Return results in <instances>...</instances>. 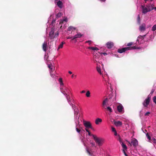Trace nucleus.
<instances>
[{
  "label": "nucleus",
  "instance_id": "f257e3e1",
  "mask_svg": "<svg viewBox=\"0 0 156 156\" xmlns=\"http://www.w3.org/2000/svg\"><path fill=\"white\" fill-rule=\"evenodd\" d=\"M55 21L54 20L51 21V24H50V27L47 28L46 29V32L49 30L48 33V44L53 42H55L56 41L57 38L59 35V30L58 29L54 27H51L53 24H54Z\"/></svg>",
  "mask_w": 156,
  "mask_h": 156
},
{
  "label": "nucleus",
  "instance_id": "f03ea898",
  "mask_svg": "<svg viewBox=\"0 0 156 156\" xmlns=\"http://www.w3.org/2000/svg\"><path fill=\"white\" fill-rule=\"evenodd\" d=\"M82 118L80 116V114H79V111L76 109L75 112L74 121L76 124V132L79 134L82 129L80 123L82 121Z\"/></svg>",
  "mask_w": 156,
  "mask_h": 156
},
{
  "label": "nucleus",
  "instance_id": "7ed1b4c3",
  "mask_svg": "<svg viewBox=\"0 0 156 156\" xmlns=\"http://www.w3.org/2000/svg\"><path fill=\"white\" fill-rule=\"evenodd\" d=\"M69 92L70 90H69L68 92H65L66 94L64 93L62 94L66 97L68 103L72 106V108L74 111V116L75 115V111H76V109H77L78 110L79 114H80L79 109L75 105H73L72 103L73 102V103L74 100L71 99L69 95Z\"/></svg>",
  "mask_w": 156,
  "mask_h": 156
},
{
  "label": "nucleus",
  "instance_id": "20e7f679",
  "mask_svg": "<svg viewBox=\"0 0 156 156\" xmlns=\"http://www.w3.org/2000/svg\"><path fill=\"white\" fill-rule=\"evenodd\" d=\"M59 83L60 85V89L61 93L66 94L65 92H68L70 90L68 88L64 86V84L63 82L62 79V78H60L58 80Z\"/></svg>",
  "mask_w": 156,
  "mask_h": 156
},
{
  "label": "nucleus",
  "instance_id": "39448f33",
  "mask_svg": "<svg viewBox=\"0 0 156 156\" xmlns=\"http://www.w3.org/2000/svg\"><path fill=\"white\" fill-rule=\"evenodd\" d=\"M92 136L93 138L97 145L99 147L102 146L105 142V139L101 137H98L95 135Z\"/></svg>",
  "mask_w": 156,
  "mask_h": 156
},
{
  "label": "nucleus",
  "instance_id": "423d86ee",
  "mask_svg": "<svg viewBox=\"0 0 156 156\" xmlns=\"http://www.w3.org/2000/svg\"><path fill=\"white\" fill-rule=\"evenodd\" d=\"M141 8L142 10V13L144 14L154 9L152 5L151 4L147 5L146 6L142 5Z\"/></svg>",
  "mask_w": 156,
  "mask_h": 156
},
{
  "label": "nucleus",
  "instance_id": "0eeeda50",
  "mask_svg": "<svg viewBox=\"0 0 156 156\" xmlns=\"http://www.w3.org/2000/svg\"><path fill=\"white\" fill-rule=\"evenodd\" d=\"M68 21L67 18H65L59 21L58 24L57 23L58 27H59L61 29H64L66 27L65 25L66 24Z\"/></svg>",
  "mask_w": 156,
  "mask_h": 156
},
{
  "label": "nucleus",
  "instance_id": "6e6552de",
  "mask_svg": "<svg viewBox=\"0 0 156 156\" xmlns=\"http://www.w3.org/2000/svg\"><path fill=\"white\" fill-rule=\"evenodd\" d=\"M141 48L140 47H137L136 46L133 47H129L122 48L121 49H119L118 50V52L122 53L126 51L135 49H140Z\"/></svg>",
  "mask_w": 156,
  "mask_h": 156
},
{
  "label": "nucleus",
  "instance_id": "1a4fd4ad",
  "mask_svg": "<svg viewBox=\"0 0 156 156\" xmlns=\"http://www.w3.org/2000/svg\"><path fill=\"white\" fill-rule=\"evenodd\" d=\"M48 67L50 69V73L51 76L54 80H56L58 78V76L56 72L54 71L55 69L51 67L50 65H48Z\"/></svg>",
  "mask_w": 156,
  "mask_h": 156
},
{
  "label": "nucleus",
  "instance_id": "9d476101",
  "mask_svg": "<svg viewBox=\"0 0 156 156\" xmlns=\"http://www.w3.org/2000/svg\"><path fill=\"white\" fill-rule=\"evenodd\" d=\"M103 77L104 80L106 82V84L108 86V90L110 91L112 93L113 91V89L111 83L108 81V76L107 75H105L104 76H103Z\"/></svg>",
  "mask_w": 156,
  "mask_h": 156
},
{
  "label": "nucleus",
  "instance_id": "9b49d317",
  "mask_svg": "<svg viewBox=\"0 0 156 156\" xmlns=\"http://www.w3.org/2000/svg\"><path fill=\"white\" fill-rule=\"evenodd\" d=\"M126 141L130 145H133L134 147H136L138 145V141L135 138L132 137L131 139V141L126 140Z\"/></svg>",
  "mask_w": 156,
  "mask_h": 156
},
{
  "label": "nucleus",
  "instance_id": "f8f14e48",
  "mask_svg": "<svg viewBox=\"0 0 156 156\" xmlns=\"http://www.w3.org/2000/svg\"><path fill=\"white\" fill-rule=\"evenodd\" d=\"M151 97V94H149L147 98L143 102V105L145 107H147L148 105L149 104Z\"/></svg>",
  "mask_w": 156,
  "mask_h": 156
},
{
  "label": "nucleus",
  "instance_id": "ddd939ff",
  "mask_svg": "<svg viewBox=\"0 0 156 156\" xmlns=\"http://www.w3.org/2000/svg\"><path fill=\"white\" fill-rule=\"evenodd\" d=\"M146 35L143 36L139 35L137 37L136 43L138 44H140L143 43L145 41L144 40V37L146 36Z\"/></svg>",
  "mask_w": 156,
  "mask_h": 156
},
{
  "label": "nucleus",
  "instance_id": "4468645a",
  "mask_svg": "<svg viewBox=\"0 0 156 156\" xmlns=\"http://www.w3.org/2000/svg\"><path fill=\"white\" fill-rule=\"evenodd\" d=\"M83 124L85 128H90V129H92L93 127L92 126V124L90 121H85L83 120Z\"/></svg>",
  "mask_w": 156,
  "mask_h": 156
},
{
  "label": "nucleus",
  "instance_id": "2eb2a0df",
  "mask_svg": "<svg viewBox=\"0 0 156 156\" xmlns=\"http://www.w3.org/2000/svg\"><path fill=\"white\" fill-rule=\"evenodd\" d=\"M62 0H55V3L60 9H61L62 7L63 3Z\"/></svg>",
  "mask_w": 156,
  "mask_h": 156
},
{
  "label": "nucleus",
  "instance_id": "dca6fc26",
  "mask_svg": "<svg viewBox=\"0 0 156 156\" xmlns=\"http://www.w3.org/2000/svg\"><path fill=\"white\" fill-rule=\"evenodd\" d=\"M146 29V25L145 24L143 23L140 25L139 28V30L141 32H143Z\"/></svg>",
  "mask_w": 156,
  "mask_h": 156
},
{
  "label": "nucleus",
  "instance_id": "f3484780",
  "mask_svg": "<svg viewBox=\"0 0 156 156\" xmlns=\"http://www.w3.org/2000/svg\"><path fill=\"white\" fill-rule=\"evenodd\" d=\"M106 45L108 49L111 48L114 46V43L111 41H109L106 44Z\"/></svg>",
  "mask_w": 156,
  "mask_h": 156
},
{
  "label": "nucleus",
  "instance_id": "a211bd4d",
  "mask_svg": "<svg viewBox=\"0 0 156 156\" xmlns=\"http://www.w3.org/2000/svg\"><path fill=\"white\" fill-rule=\"evenodd\" d=\"M117 110L119 112L123 113L124 112L123 107L121 104L117 106Z\"/></svg>",
  "mask_w": 156,
  "mask_h": 156
},
{
  "label": "nucleus",
  "instance_id": "6ab92c4d",
  "mask_svg": "<svg viewBox=\"0 0 156 156\" xmlns=\"http://www.w3.org/2000/svg\"><path fill=\"white\" fill-rule=\"evenodd\" d=\"M48 47L47 43L46 42L44 41L42 45V48L43 50L46 52L47 50Z\"/></svg>",
  "mask_w": 156,
  "mask_h": 156
},
{
  "label": "nucleus",
  "instance_id": "aec40b11",
  "mask_svg": "<svg viewBox=\"0 0 156 156\" xmlns=\"http://www.w3.org/2000/svg\"><path fill=\"white\" fill-rule=\"evenodd\" d=\"M82 36V35L80 33H77L73 37V38L72 39V40H73L74 39L77 38H80Z\"/></svg>",
  "mask_w": 156,
  "mask_h": 156
},
{
  "label": "nucleus",
  "instance_id": "412c9836",
  "mask_svg": "<svg viewBox=\"0 0 156 156\" xmlns=\"http://www.w3.org/2000/svg\"><path fill=\"white\" fill-rule=\"evenodd\" d=\"M108 101V100L107 98H105L103 102L102 103V107L103 108H105V107H107V103Z\"/></svg>",
  "mask_w": 156,
  "mask_h": 156
},
{
  "label": "nucleus",
  "instance_id": "4be33fe9",
  "mask_svg": "<svg viewBox=\"0 0 156 156\" xmlns=\"http://www.w3.org/2000/svg\"><path fill=\"white\" fill-rule=\"evenodd\" d=\"M102 122V119L99 118H98L95 120V123L96 125H98L100 123Z\"/></svg>",
  "mask_w": 156,
  "mask_h": 156
},
{
  "label": "nucleus",
  "instance_id": "5701e85b",
  "mask_svg": "<svg viewBox=\"0 0 156 156\" xmlns=\"http://www.w3.org/2000/svg\"><path fill=\"white\" fill-rule=\"evenodd\" d=\"M76 27L72 26H70L67 29V31H73L74 30H76Z\"/></svg>",
  "mask_w": 156,
  "mask_h": 156
},
{
  "label": "nucleus",
  "instance_id": "b1692460",
  "mask_svg": "<svg viewBox=\"0 0 156 156\" xmlns=\"http://www.w3.org/2000/svg\"><path fill=\"white\" fill-rule=\"evenodd\" d=\"M105 109H106L110 113H111L112 111V110L111 108L109 106H107L105 107V108H104Z\"/></svg>",
  "mask_w": 156,
  "mask_h": 156
},
{
  "label": "nucleus",
  "instance_id": "393cba45",
  "mask_svg": "<svg viewBox=\"0 0 156 156\" xmlns=\"http://www.w3.org/2000/svg\"><path fill=\"white\" fill-rule=\"evenodd\" d=\"M94 62H97L98 61V58H99V56L98 55H96V54L95 55L94 57Z\"/></svg>",
  "mask_w": 156,
  "mask_h": 156
},
{
  "label": "nucleus",
  "instance_id": "a878e982",
  "mask_svg": "<svg viewBox=\"0 0 156 156\" xmlns=\"http://www.w3.org/2000/svg\"><path fill=\"white\" fill-rule=\"evenodd\" d=\"M114 124L116 126H120L122 125V122L120 121H118L114 122Z\"/></svg>",
  "mask_w": 156,
  "mask_h": 156
},
{
  "label": "nucleus",
  "instance_id": "bb28decb",
  "mask_svg": "<svg viewBox=\"0 0 156 156\" xmlns=\"http://www.w3.org/2000/svg\"><path fill=\"white\" fill-rule=\"evenodd\" d=\"M65 44L64 42H62L59 45L58 48L57 49V51H58L59 49L62 48L63 47V44Z\"/></svg>",
  "mask_w": 156,
  "mask_h": 156
},
{
  "label": "nucleus",
  "instance_id": "cd10ccee",
  "mask_svg": "<svg viewBox=\"0 0 156 156\" xmlns=\"http://www.w3.org/2000/svg\"><path fill=\"white\" fill-rule=\"evenodd\" d=\"M86 150L87 153H88L89 155L90 156H91L92 155V153L91 151L90 150L89 148H88L87 147H86Z\"/></svg>",
  "mask_w": 156,
  "mask_h": 156
},
{
  "label": "nucleus",
  "instance_id": "c85d7f7f",
  "mask_svg": "<svg viewBox=\"0 0 156 156\" xmlns=\"http://www.w3.org/2000/svg\"><path fill=\"white\" fill-rule=\"evenodd\" d=\"M97 70L98 72L101 75H102V73L101 70V69L100 68V67H99L98 66H97Z\"/></svg>",
  "mask_w": 156,
  "mask_h": 156
},
{
  "label": "nucleus",
  "instance_id": "c756f323",
  "mask_svg": "<svg viewBox=\"0 0 156 156\" xmlns=\"http://www.w3.org/2000/svg\"><path fill=\"white\" fill-rule=\"evenodd\" d=\"M149 142L153 143V144H156V140L155 138H153L152 139H151Z\"/></svg>",
  "mask_w": 156,
  "mask_h": 156
},
{
  "label": "nucleus",
  "instance_id": "7c9ffc66",
  "mask_svg": "<svg viewBox=\"0 0 156 156\" xmlns=\"http://www.w3.org/2000/svg\"><path fill=\"white\" fill-rule=\"evenodd\" d=\"M122 147L123 148V150H126L127 149V147L126 144H124L123 143H122V144H121Z\"/></svg>",
  "mask_w": 156,
  "mask_h": 156
},
{
  "label": "nucleus",
  "instance_id": "2f4dec72",
  "mask_svg": "<svg viewBox=\"0 0 156 156\" xmlns=\"http://www.w3.org/2000/svg\"><path fill=\"white\" fill-rule=\"evenodd\" d=\"M88 48L89 49H90L93 50H96L97 51L99 50V49L97 47H89Z\"/></svg>",
  "mask_w": 156,
  "mask_h": 156
},
{
  "label": "nucleus",
  "instance_id": "473e14b6",
  "mask_svg": "<svg viewBox=\"0 0 156 156\" xmlns=\"http://www.w3.org/2000/svg\"><path fill=\"white\" fill-rule=\"evenodd\" d=\"M85 130L82 129L80 131V133H79V134L81 135L82 137H83V135L84 134H85Z\"/></svg>",
  "mask_w": 156,
  "mask_h": 156
},
{
  "label": "nucleus",
  "instance_id": "72a5a7b5",
  "mask_svg": "<svg viewBox=\"0 0 156 156\" xmlns=\"http://www.w3.org/2000/svg\"><path fill=\"white\" fill-rule=\"evenodd\" d=\"M62 15V14L61 12H58L57 14L56 15V18H58L60 17Z\"/></svg>",
  "mask_w": 156,
  "mask_h": 156
},
{
  "label": "nucleus",
  "instance_id": "f704fd0d",
  "mask_svg": "<svg viewBox=\"0 0 156 156\" xmlns=\"http://www.w3.org/2000/svg\"><path fill=\"white\" fill-rule=\"evenodd\" d=\"M86 96L87 97H89L90 96V92L89 90L87 91L86 94Z\"/></svg>",
  "mask_w": 156,
  "mask_h": 156
},
{
  "label": "nucleus",
  "instance_id": "c9c22d12",
  "mask_svg": "<svg viewBox=\"0 0 156 156\" xmlns=\"http://www.w3.org/2000/svg\"><path fill=\"white\" fill-rule=\"evenodd\" d=\"M146 136L147 137V139H148V140H147L148 141V142H149V141L150 140H151V136H149L148 133H147L146 134Z\"/></svg>",
  "mask_w": 156,
  "mask_h": 156
},
{
  "label": "nucleus",
  "instance_id": "e433bc0d",
  "mask_svg": "<svg viewBox=\"0 0 156 156\" xmlns=\"http://www.w3.org/2000/svg\"><path fill=\"white\" fill-rule=\"evenodd\" d=\"M140 15H139L138 16L137 18V22L139 24L140 23Z\"/></svg>",
  "mask_w": 156,
  "mask_h": 156
},
{
  "label": "nucleus",
  "instance_id": "4c0bfd02",
  "mask_svg": "<svg viewBox=\"0 0 156 156\" xmlns=\"http://www.w3.org/2000/svg\"><path fill=\"white\" fill-rule=\"evenodd\" d=\"M156 30V24L154 25L152 28V31H155Z\"/></svg>",
  "mask_w": 156,
  "mask_h": 156
},
{
  "label": "nucleus",
  "instance_id": "58836bf2",
  "mask_svg": "<svg viewBox=\"0 0 156 156\" xmlns=\"http://www.w3.org/2000/svg\"><path fill=\"white\" fill-rule=\"evenodd\" d=\"M52 18V15H51L48 18V23H49L51 21V19Z\"/></svg>",
  "mask_w": 156,
  "mask_h": 156
},
{
  "label": "nucleus",
  "instance_id": "ea45409f",
  "mask_svg": "<svg viewBox=\"0 0 156 156\" xmlns=\"http://www.w3.org/2000/svg\"><path fill=\"white\" fill-rule=\"evenodd\" d=\"M118 140L119 141V142L121 144H122V143H123L122 142V140L121 139V138L120 136H119V137L118 139Z\"/></svg>",
  "mask_w": 156,
  "mask_h": 156
},
{
  "label": "nucleus",
  "instance_id": "a19ab883",
  "mask_svg": "<svg viewBox=\"0 0 156 156\" xmlns=\"http://www.w3.org/2000/svg\"><path fill=\"white\" fill-rule=\"evenodd\" d=\"M133 42H129L126 45L127 46H130L131 45H133Z\"/></svg>",
  "mask_w": 156,
  "mask_h": 156
},
{
  "label": "nucleus",
  "instance_id": "79ce46f5",
  "mask_svg": "<svg viewBox=\"0 0 156 156\" xmlns=\"http://www.w3.org/2000/svg\"><path fill=\"white\" fill-rule=\"evenodd\" d=\"M153 100L154 103L156 104V96H154L153 98Z\"/></svg>",
  "mask_w": 156,
  "mask_h": 156
},
{
  "label": "nucleus",
  "instance_id": "37998d69",
  "mask_svg": "<svg viewBox=\"0 0 156 156\" xmlns=\"http://www.w3.org/2000/svg\"><path fill=\"white\" fill-rule=\"evenodd\" d=\"M85 139H84L83 138V139H82L81 140V141L83 143V145H84L86 147V144L84 142V140Z\"/></svg>",
  "mask_w": 156,
  "mask_h": 156
},
{
  "label": "nucleus",
  "instance_id": "c03bdc74",
  "mask_svg": "<svg viewBox=\"0 0 156 156\" xmlns=\"http://www.w3.org/2000/svg\"><path fill=\"white\" fill-rule=\"evenodd\" d=\"M150 114V112H147L144 115L145 116H146L147 115H149Z\"/></svg>",
  "mask_w": 156,
  "mask_h": 156
},
{
  "label": "nucleus",
  "instance_id": "a18cd8bd",
  "mask_svg": "<svg viewBox=\"0 0 156 156\" xmlns=\"http://www.w3.org/2000/svg\"><path fill=\"white\" fill-rule=\"evenodd\" d=\"M90 129V128H85V130L87 132H89L90 131L89 130V129Z\"/></svg>",
  "mask_w": 156,
  "mask_h": 156
},
{
  "label": "nucleus",
  "instance_id": "49530a36",
  "mask_svg": "<svg viewBox=\"0 0 156 156\" xmlns=\"http://www.w3.org/2000/svg\"><path fill=\"white\" fill-rule=\"evenodd\" d=\"M91 145L93 146H95V144L94 142H91L90 143Z\"/></svg>",
  "mask_w": 156,
  "mask_h": 156
},
{
  "label": "nucleus",
  "instance_id": "de8ad7c7",
  "mask_svg": "<svg viewBox=\"0 0 156 156\" xmlns=\"http://www.w3.org/2000/svg\"><path fill=\"white\" fill-rule=\"evenodd\" d=\"M100 54L101 55H102V54H103V55H107V54L105 52H101Z\"/></svg>",
  "mask_w": 156,
  "mask_h": 156
},
{
  "label": "nucleus",
  "instance_id": "09e8293b",
  "mask_svg": "<svg viewBox=\"0 0 156 156\" xmlns=\"http://www.w3.org/2000/svg\"><path fill=\"white\" fill-rule=\"evenodd\" d=\"M88 133V135L89 136H92V137H93V135H94V134H91V133H90V131L89 132H88L87 133Z\"/></svg>",
  "mask_w": 156,
  "mask_h": 156
},
{
  "label": "nucleus",
  "instance_id": "8fccbe9b",
  "mask_svg": "<svg viewBox=\"0 0 156 156\" xmlns=\"http://www.w3.org/2000/svg\"><path fill=\"white\" fill-rule=\"evenodd\" d=\"M86 43H88L89 44H90L91 43V41H86Z\"/></svg>",
  "mask_w": 156,
  "mask_h": 156
},
{
  "label": "nucleus",
  "instance_id": "3c124183",
  "mask_svg": "<svg viewBox=\"0 0 156 156\" xmlns=\"http://www.w3.org/2000/svg\"><path fill=\"white\" fill-rule=\"evenodd\" d=\"M112 130L113 132H115L116 131L115 129L113 127H112Z\"/></svg>",
  "mask_w": 156,
  "mask_h": 156
},
{
  "label": "nucleus",
  "instance_id": "603ef678",
  "mask_svg": "<svg viewBox=\"0 0 156 156\" xmlns=\"http://www.w3.org/2000/svg\"><path fill=\"white\" fill-rule=\"evenodd\" d=\"M73 38V37H70L69 36L67 37V39H71L72 40V39Z\"/></svg>",
  "mask_w": 156,
  "mask_h": 156
},
{
  "label": "nucleus",
  "instance_id": "864d4df0",
  "mask_svg": "<svg viewBox=\"0 0 156 156\" xmlns=\"http://www.w3.org/2000/svg\"><path fill=\"white\" fill-rule=\"evenodd\" d=\"M85 92V91L84 90H83L80 92V93L81 94L84 93Z\"/></svg>",
  "mask_w": 156,
  "mask_h": 156
},
{
  "label": "nucleus",
  "instance_id": "5fc2aeb1",
  "mask_svg": "<svg viewBox=\"0 0 156 156\" xmlns=\"http://www.w3.org/2000/svg\"><path fill=\"white\" fill-rule=\"evenodd\" d=\"M142 130L143 131V132L144 133L146 134L147 133H146L147 132V131L146 130H144L143 131V129H142Z\"/></svg>",
  "mask_w": 156,
  "mask_h": 156
},
{
  "label": "nucleus",
  "instance_id": "6e6d98bb",
  "mask_svg": "<svg viewBox=\"0 0 156 156\" xmlns=\"http://www.w3.org/2000/svg\"><path fill=\"white\" fill-rule=\"evenodd\" d=\"M123 152L124 153V154L126 156H127V154H126V152H125V151H124V150H123Z\"/></svg>",
  "mask_w": 156,
  "mask_h": 156
},
{
  "label": "nucleus",
  "instance_id": "4d7b16f0",
  "mask_svg": "<svg viewBox=\"0 0 156 156\" xmlns=\"http://www.w3.org/2000/svg\"><path fill=\"white\" fill-rule=\"evenodd\" d=\"M154 91V90H152L151 91V92L149 94H151V96L152 95V93H153Z\"/></svg>",
  "mask_w": 156,
  "mask_h": 156
},
{
  "label": "nucleus",
  "instance_id": "13d9d810",
  "mask_svg": "<svg viewBox=\"0 0 156 156\" xmlns=\"http://www.w3.org/2000/svg\"><path fill=\"white\" fill-rule=\"evenodd\" d=\"M114 135L115 136H117V133L116 131H115L114 132Z\"/></svg>",
  "mask_w": 156,
  "mask_h": 156
},
{
  "label": "nucleus",
  "instance_id": "bf43d9fd",
  "mask_svg": "<svg viewBox=\"0 0 156 156\" xmlns=\"http://www.w3.org/2000/svg\"><path fill=\"white\" fill-rule=\"evenodd\" d=\"M113 55L114 56H115L117 57H119L118 55Z\"/></svg>",
  "mask_w": 156,
  "mask_h": 156
},
{
  "label": "nucleus",
  "instance_id": "052dcab7",
  "mask_svg": "<svg viewBox=\"0 0 156 156\" xmlns=\"http://www.w3.org/2000/svg\"><path fill=\"white\" fill-rule=\"evenodd\" d=\"M68 73H69L70 74H72V72H71V71H69L68 72Z\"/></svg>",
  "mask_w": 156,
  "mask_h": 156
},
{
  "label": "nucleus",
  "instance_id": "680f3d73",
  "mask_svg": "<svg viewBox=\"0 0 156 156\" xmlns=\"http://www.w3.org/2000/svg\"><path fill=\"white\" fill-rule=\"evenodd\" d=\"M75 76L73 74L71 76L72 78H73L74 76Z\"/></svg>",
  "mask_w": 156,
  "mask_h": 156
},
{
  "label": "nucleus",
  "instance_id": "e2e57ef3",
  "mask_svg": "<svg viewBox=\"0 0 156 156\" xmlns=\"http://www.w3.org/2000/svg\"><path fill=\"white\" fill-rule=\"evenodd\" d=\"M102 2H105L106 0H100Z\"/></svg>",
  "mask_w": 156,
  "mask_h": 156
},
{
  "label": "nucleus",
  "instance_id": "0e129e2a",
  "mask_svg": "<svg viewBox=\"0 0 156 156\" xmlns=\"http://www.w3.org/2000/svg\"><path fill=\"white\" fill-rule=\"evenodd\" d=\"M153 8H154V9L155 10H156V7H155V8H154V7H153Z\"/></svg>",
  "mask_w": 156,
  "mask_h": 156
},
{
  "label": "nucleus",
  "instance_id": "69168bd1",
  "mask_svg": "<svg viewBox=\"0 0 156 156\" xmlns=\"http://www.w3.org/2000/svg\"><path fill=\"white\" fill-rule=\"evenodd\" d=\"M146 2L147 1H148V0H144Z\"/></svg>",
  "mask_w": 156,
  "mask_h": 156
},
{
  "label": "nucleus",
  "instance_id": "338daca9",
  "mask_svg": "<svg viewBox=\"0 0 156 156\" xmlns=\"http://www.w3.org/2000/svg\"><path fill=\"white\" fill-rule=\"evenodd\" d=\"M151 1H153V0H150Z\"/></svg>",
  "mask_w": 156,
  "mask_h": 156
}]
</instances>
